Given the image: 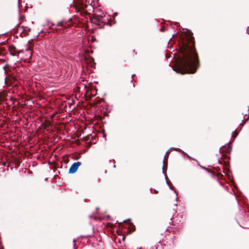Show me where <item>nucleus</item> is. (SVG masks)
I'll return each instance as SVG.
<instances>
[{
	"mask_svg": "<svg viewBox=\"0 0 249 249\" xmlns=\"http://www.w3.org/2000/svg\"><path fill=\"white\" fill-rule=\"evenodd\" d=\"M139 249H142L141 248H140Z\"/></svg>",
	"mask_w": 249,
	"mask_h": 249,
	"instance_id": "ddd939ff",
	"label": "nucleus"
},
{
	"mask_svg": "<svg viewBox=\"0 0 249 249\" xmlns=\"http://www.w3.org/2000/svg\"><path fill=\"white\" fill-rule=\"evenodd\" d=\"M49 25L53 26L54 24L53 23H51V24H49Z\"/></svg>",
	"mask_w": 249,
	"mask_h": 249,
	"instance_id": "9d476101",
	"label": "nucleus"
},
{
	"mask_svg": "<svg viewBox=\"0 0 249 249\" xmlns=\"http://www.w3.org/2000/svg\"><path fill=\"white\" fill-rule=\"evenodd\" d=\"M124 238H125V237H124V236H123V237H122L123 240H124Z\"/></svg>",
	"mask_w": 249,
	"mask_h": 249,
	"instance_id": "f8f14e48",
	"label": "nucleus"
},
{
	"mask_svg": "<svg viewBox=\"0 0 249 249\" xmlns=\"http://www.w3.org/2000/svg\"><path fill=\"white\" fill-rule=\"evenodd\" d=\"M81 165V162L77 161L73 163L70 167L69 173L70 174L74 173L77 170L78 167Z\"/></svg>",
	"mask_w": 249,
	"mask_h": 249,
	"instance_id": "f03ea898",
	"label": "nucleus"
},
{
	"mask_svg": "<svg viewBox=\"0 0 249 249\" xmlns=\"http://www.w3.org/2000/svg\"><path fill=\"white\" fill-rule=\"evenodd\" d=\"M154 192L155 194H158V191L156 190H155Z\"/></svg>",
	"mask_w": 249,
	"mask_h": 249,
	"instance_id": "0eeeda50",
	"label": "nucleus"
},
{
	"mask_svg": "<svg viewBox=\"0 0 249 249\" xmlns=\"http://www.w3.org/2000/svg\"><path fill=\"white\" fill-rule=\"evenodd\" d=\"M73 243H75V239H73ZM75 246V243H74L73 247H74Z\"/></svg>",
	"mask_w": 249,
	"mask_h": 249,
	"instance_id": "6e6552de",
	"label": "nucleus"
},
{
	"mask_svg": "<svg viewBox=\"0 0 249 249\" xmlns=\"http://www.w3.org/2000/svg\"><path fill=\"white\" fill-rule=\"evenodd\" d=\"M237 134H238V133L236 132H235V131L233 132L232 133V135L233 136H234V137H236L237 135Z\"/></svg>",
	"mask_w": 249,
	"mask_h": 249,
	"instance_id": "39448f33",
	"label": "nucleus"
},
{
	"mask_svg": "<svg viewBox=\"0 0 249 249\" xmlns=\"http://www.w3.org/2000/svg\"><path fill=\"white\" fill-rule=\"evenodd\" d=\"M180 49L183 53V58L173 70L180 74L195 73L198 66V58L192 40L191 42L183 41Z\"/></svg>",
	"mask_w": 249,
	"mask_h": 249,
	"instance_id": "f257e3e1",
	"label": "nucleus"
},
{
	"mask_svg": "<svg viewBox=\"0 0 249 249\" xmlns=\"http://www.w3.org/2000/svg\"><path fill=\"white\" fill-rule=\"evenodd\" d=\"M116 232L117 233V234H118V235H119V231H116Z\"/></svg>",
	"mask_w": 249,
	"mask_h": 249,
	"instance_id": "9b49d317",
	"label": "nucleus"
},
{
	"mask_svg": "<svg viewBox=\"0 0 249 249\" xmlns=\"http://www.w3.org/2000/svg\"><path fill=\"white\" fill-rule=\"evenodd\" d=\"M200 167L201 168H202L203 169H204L207 170V169L206 168H205V167H203V166H200Z\"/></svg>",
	"mask_w": 249,
	"mask_h": 249,
	"instance_id": "1a4fd4ad",
	"label": "nucleus"
},
{
	"mask_svg": "<svg viewBox=\"0 0 249 249\" xmlns=\"http://www.w3.org/2000/svg\"><path fill=\"white\" fill-rule=\"evenodd\" d=\"M169 188L173 190L174 191V192H175V193H176V200H177L178 199V196L177 192H176V191L175 190H174L173 189H172L170 186H169Z\"/></svg>",
	"mask_w": 249,
	"mask_h": 249,
	"instance_id": "20e7f679",
	"label": "nucleus"
},
{
	"mask_svg": "<svg viewBox=\"0 0 249 249\" xmlns=\"http://www.w3.org/2000/svg\"><path fill=\"white\" fill-rule=\"evenodd\" d=\"M13 56H15L16 54L15 53H10Z\"/></svg>",
	"mask_w": 249,
	"mask_h": 249,
	"instance_id": "423d86ee",
	"label": "nucleus"
},
{
	"mask_svg": "<svg viewBox=\"0 0 249 249\" xmlns=\"http://www.w3.org/2000/svg\"><path fill=\"white\" fill-rule=\"evenodd\" d=\"M57 27H61L63 28H66L69 26V25L67 24V22L65 20H62L59 21L56 24Z\"/></svg>",
	"mask_w": 249,
	"mask_h": 249,
	"instance_id": "7ed1b4c3",
	"label": "nucleus"
}]
</instances>
